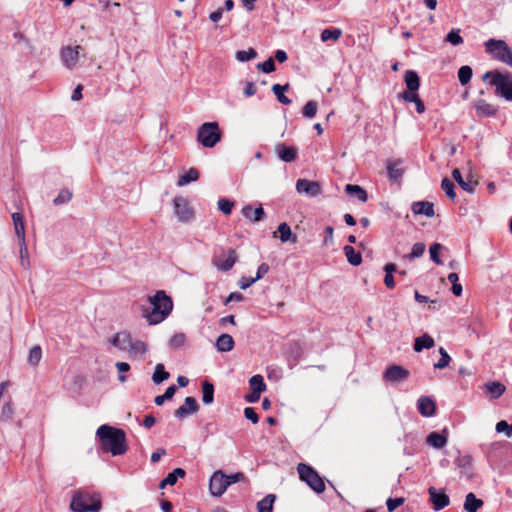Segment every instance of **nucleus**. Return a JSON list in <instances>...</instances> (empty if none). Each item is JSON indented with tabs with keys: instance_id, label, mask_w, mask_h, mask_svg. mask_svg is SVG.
<instances>
[{
	"instance_id": "obj_46",
	"label": "nucleus",
	"mask_w": 512,
	"mask_h": 512,
	"mask_svg": "<svg viewBox=\"0 0 512 512\" xmlns=\"http://www.w3.org/2000/svg\"><path fill=\"white\" fill-rule=\"evenodd\" d=\"M257 57V52L253 48H249L248 50H239L235 54V58L239 62H247L253 60Z\"/></svg>"
},
{
	"instance_id": "obj_26",
	"label": "nucleus",
	"mask_w": 512,
	"mask_h": 512,
	"mask_svg": "<svg viewBox=\"0 0 512 512\" xmlns=\"http://www.w3.org/2000/svg\"><path fill=\"white\" fill-rule=\"evenodd\" d=\"M235 342L231 335L221 334L215 343L216 349L219 352H229L234 348Z\"/></svg>"
},
{
	"instance_id": "obj_17",
	"label": "nucleus",
	"mask_w": 512,
	"mask_h": 512,
	"mask_svg": "<svg viewBox=\"0 0 512 512\" xmlns=\"http://www.w3.org/2000/svg\"><path fill=\"white\" fill-rule=\"evenodd\" d=\"M275 152L282 161L287 163H291L297 158V149L287 146L284 143L277 144L275 147Z\"/></svg>"
},
{
	"instance_id": "obj_60",
	"label": "nucleus",
	"mask_w": 512,
	"mask_h": 512,
	"mask_svg": "<svg viewBox=\"0 0 512 512\" xmlns=\"http://www.w3.org/2000/svg\"><path fill=\"white\" fill-rule=\"evenodd\" d=\"M496 431L498 433H505L507 437L512 436V423L508 424L507 421L501 420L496 424Z\"/></svg>"
},
{
	"instance_id": "obj_13",
	"label": "nucleus",
	"mask_w": 512,
	"mask_h": 512,
	"mask_svg": "<svg viewBox=\"0 0 512 512\" xmlns=\"http://www.w3.org/2000/svg\"><path fill=\"white\" fill-rule=\"evenodd\" d=\"M81 49L80 45L75 47L67 46L61 49V60L66 68L73 69L76 66Z\"/></svg>"
},
{
	"instance_id": "obj_34",
	"label": "nucleus",
	"mask_w": 512,
	"mask_h": 512,
	"mask_svg": "<svg viewBox=\"0 0 512 512\" xmlns=\"http://www.w3.org/2000/svg\"><path fill=\"white\" fill-rule=\"evenodd\" d=\"M278 232L280 234V240L282 242H297L296 234L292 233L290 226L286 222H283L278 226Z\"/></svg>"
},
{
	"instance_id": "obj_12",
	"label": "nucleus",
	"mask_w": 512,
	"mask_h": 512,
	"mask_svg": "<svg viewBox=\"0 0 512 512\" xmlns=\"http://www.w3.org/2000/svg\"><path fill=\"white\" fill-rule=\"evenodd\" d=\"M296 190L298 193L305 194L308 197H316L322 193L319 182L307 179H298L296 182Z\"/></svg>"
},
{
	"instance_id": "obj_5",
	"label": "nucleus",
	"mask_w": 512,
	"mask_h": 512,
	"mask_svg": "<svg viewBox=\"0 0 512 512\" xmlns=\"http://www.w3.org/2000/svg\"><path fill=\"white\" fill-rule=\"evenodd\" d=\"M221 132L217 122H205L197 131V141L205 148H213L221 140Z\"/></svg>"
},
{
	"instance_id": "obj_39",
	"label": "nucleus",
	"mask_w": 512,
	"mask_h": 512,
	"mask_svg": "<svg viewBox=\"0 0 512 512\" xmlns=\"http://www.w3.org/2000/svg\"><path fill=\"white\" fill-rule=\"evenodd\" d=\"M170 377L169 372L165 370V367L163 364L158 363L155 366L154 373L152 375V381L154 384L158 385L162 383L163 381L167 380Z\"/></svg>"
},
{
	"instance_id": "obj_29",
	"label": "nucleus",
	"mask_w": 512,
	"mask_h": 512,
	"mask_svg": "<svg viewBox=\"0 0 512 512\" xmlns=\"http://www.w3.org/2000/svg\"><path fill=\"white\" fill-rule=\"evenodd\" d=\"M186 472L182 468H175L172 472H170L161 482L159 487L163 489L167 485L176 484L178 478H183Z\"/></svg>"
},
{
	"instance_id": "obj_49",
	"label": "nucleus",
	"mask_w": 512,
	"mask_h": 512,
	"mask_svg": "<svg viewBox=\"0 0 512 512\" xmlns=\"http://www.w3.org/2000/svg\"><path fill=\"white\" fill-rule=\"evenodd\" d=\"M426 246L422 242H417L413 245L412 250L409 254L405 255V259L413 260L421 257L425 252Z\"/></svg>"
},
{
	"instance_id": "obj_52",
	"label": "nucleus",
	"mask_w": 512,
	"mask_h": 512,
	"mask_svg": "<svg viewBox=\"0 0 512 512\" xmlns=\"http://www.w3.org/2000/svg\"><path fill=\"white\" fill-rule=\"evenodd\" d=\"M439 353H440V359L434 364V368L435 369H444L446 368L450 361H451V357L449 356V354L447 353V351L443 348V347H440L439 348Z\"/></svg>"
},
{
	"instance_id": "obj_6",
	"label": "nucleus",
	"mask_w": 512,
	"mask_h": 512,
	"mask_svg": "<svg viewBox=\"0 0 512 512\" xmlns=\"http://www.w3.org/2000/svg\"><path fill=\"white\" fill-rule=\"evenodd\" d=\"M297 472L300 480L305 482L314 492L321 494L325 491V483L319 473L310 465L299 463Z\"/></svg>"
},
{
	"instance_id": "obj_51",
	"label": "nucleus",
	"mask_w": 512,
	"mask_h": 512,
	"mask_svg": "<svg viewBox=\"0 0 512 512\" xmlns=\"http://www.w3.org/2000/svg\"><path fill=\"white\" fill-rule=\"evenodd\" d=\"M317 109H318L317 102L314 100H310L302 108V114L304 117L311 119V118L315 117V115L317 113Z\"/></svg>"
},
{
	"instance_id": "obj_8",
	"label": "nucleus",
	"mask_w": 512,
	"mask_h": 512,
	"mask_svg": "<svg viewBox=\"0 0 512 512\" xmlns=\"http://www.w3.org/2000/svg\"><path fill=\"white\" fill-rule=\"evenodd\" d=\"M173 210L180 222L187 223L194 218V211L184 197L178 196L173 199Z\"/></svg>"
},
{
	"instance_id": "obj_62",
	"label": "nucleus",
	"mask_w": 512,
	"mask_h": 512,
	"mask_svg": "<svg viewBox=\"0 0 512 512\" xmlns=\"http://www.w3.org/2000/svg\"><path fill=\"white\" fill-rule=\"evenodd\" d=\"M404 503L403 497L398 498H388L386 501L387 510L389 512L394 511L397 507L401 506Z\"/></svg>"
},
{
	"instance_id": "obj_54",
	"label": "nucleus",
	"mask_w": 512,
	"mask_h": 512,
	"mask_svg": "<svg viewBox=\"0 0 512 512\" xmlns=\"http://www.w3.org/2000/svg\"><path fill=\"white\" fill-rule=\"evenodd\" d=\"M445 40L450 44L457 46L463 43V38L460 35L459 29H452L447 35Z\"/></svg>"
},
{
	"instance_id": "obj_31",
	"label": "nucleus",
	"mask_w": 512,
	"mask_h": 512,
	"mask_svg": "<svg viewBox=\"0 0 512 512\" xmlns=\"http://www.w3.org/2000/svg\"><path fill=\"white\" fill-rule=\"evenodd\" d=\"M402 164V160L388 161L387 162V171L388 176L392 180H399L403 176V169L400 168Z\"/></svg>"
},
{
	"instance_id": "obj_27",
	"label": "nucleus",
	"mask_w": 512,
	"mask_h": 512,
	"mask_svg": "<svg viewBox=\"0 0 512 512\" xmlns=\"http://www.w3.org/2000/svg\"><path fill=\"white\" fill-rule=\"evenodd\" d=\"M404 80L408 89L406 92H417L420 87V79L415 71L407 70L404 75Z\"/></svg>"
},
{
	"instance_id": "obj_40",
	"label": "nucleus",
	"mask_w": 512,
	"mask_h": 512,
	"mask_svg": "<svg viewBox=\"0 0 512 512\" xmlns=\"http://www.w3.org/2000/svg\"><path fill=\"white\" fill-rule=\"evenodd\" d=\"M343 250H344V253L346 255L348 262L351 265L358 266L361 264V262H362L361 254L356 252L352 246L346 245V246H344Z\"/></svg>"
},
{
	"instance_id": "obj_16",
	"label": "nucleus",
	"mask_w": 512,
	"mask_h": 512,
	"mask_svg": "<svg viewBox=\"0 0 512 512\" xmlns=\"http://www.w3.org/2000/svg\"><path fill=\"white\" fill-rule=\"evenodd\" d=\"M417 408L422 416L431 417L435 414L436 404L432 398L421 396L417 401Z\"/></svg>"
},
{
	"instance_id": "obj_4",
	"label": "nucleus",
	"mask_w": 512,
	"mask_h": 512,
	"mask_svg": "<svg viewBox=\"0 0 512 512\" xmlns=\"http://www.w3.org/2000/svg\"><path fill=\"white\" fill-rule=\"evenodd\" d=\"M490 80V85L495 86L496 94L503 97L506 101H512V73H502L498 70L487 71L482 79Z\"/></svg>"
},
{
	"instance_id": "obj_21",
	"label": "nucleus",
	"mask_w": 512,
	"mask_h": 512,
	"mask_svg": "<svg viewBox=\"0 0 512 512\" xmlns=\"http://www.w3.org/2000/svg\"><path fill=\"white\" fill-rule=\"evenodd\" d=\"M412 211L417 215L433 217L435 214L434 205L428 201H417L412 204Z\"/></svg>"
},
{
	"instance_id": "obj_19",
	"label": "nucleus",
	"mask_w": 512,
	"mask_h": 512,
	"mask_svg": "<svg viewBox=\"0 0 512 512\" xmlns=\"http://www.w3.org/2000/svg\"><path fill=\"white\" fill-rule=\"evenodd\" d=\"M132 336L128 331L117 332L111 339L110 343L121 351H127Z\"/></svg>"
},
{
	"instance_id": "obj_28",
	"label": "nucleus",
	"mask_w": 512,
	"mask_h": 512,
	"mask_svg": "<svg viewBox=\"0 0 512 512\" xmlns=\"http://www.w3.org/2000/svg\"><path fill=\"white\" fill-rule=\"evenodd\" d=\"M483 501L478 499L474 493L470 492L465 497L464 509L467 512H477L483 506Z\"/></svg>"
},
{
	"instance_id": "obj_47",
	"label": "nucleus",
	"mask_w": 512,
	"mask_h": 512,
	"mask_svg": "<svg viewBox=\"0 0 512 512\" xmlns=\"http://www.w3.org/2000/svg\"><path fill=\"white\" fill-rule=\"evenodd\" d=\"M72 196L73 194L69 189H61L56 198H54L53 203L56 206L63 205L65 203H68L72 199Z\"/></svg>"
},
{
	"instance_id": "obj_20",
	"label": "nucleus",
	"mask_w": 512,
	"mask_h": 512,
	"mask_svg": "<svg viewBox=\"0 0 512 512\" xmlns=\"http://www.w3.org/2000/svg\"><path fill=\"white\" fill-rule=\"evenodd\" d=\"M302 356V348L299 343H290L286 351V358L289 366L294 367Z\"/></svg>"
},
{
	"instance_id": "obj_2",
	"label": "nucleus",
	"mask_w": 512,
	"mask_h": 512,
	"mask_svg": "<svg viewBox=\"0 0 512 512\" xmlns=\"http://www.w3.org/2000/svg\"><path fill=\"white\" fill-rule=\"evenodd\" d=\"M96 436L99 439L101 449L104 452H110L113 456L122 455L128 450L126 434L120 428L104 424L97 429Z\"/></svg>"
},
{
	"instance_id": "obj_24",
	"label": "nucleus",
	"mask_w": 512,
	"mask_h": 512,
	"mask_svg": "<svg viewBox=\"0 0 512 512\" xmlns=\"http://www.w3.org/2000/svg\"><path fill=\"white\" fill-rule=\"evenodd\" d=\"M452 177L463 190H465L468 193L474 192L477 186V182L471 179L464 180L459 169L456 168L452 171Z\"/></svg>"
},
{
	"instance_id": "obj_11",
	"label": "nucleus",
	"mask_w": 512,
	"mask_h": 512,
	"mask_svg": "<svg viewBox=\"0 0 512 512\" xmlns=\"http://www.w3.org/2000/svg\"><path fill=\"white\" fill-rule=\"evenodd\" d=\"M429 500L433 505L435 511H440L450 503L449 496L441 489L433 486L428 488Z\"/></svg>"
},
{
	"instance_id": "obj_14",
	"label": "nucleus",
	"mask_w": 512,
	"mask_h": 512,
	"mask_svg": "<svg viewBox=\"0 0 512 512\" xmlns=\"http://www.w3.org/2000/svg\"><path fill=\"white\" fill-rule=\"evenodd\" d=\"M237 261V255L235 250L229 249L227 252V255L224 257H214L213 258V264L217 267L220 271H229L232 269V267L235 265Z\"/></svg>"
},
{
	"instance_id": "obj_36",
	"label": "nucleus",
	"mask_w": 512,
	"mask_h": 512,
	"mask_svg": "<svg viewBox=\"0 0 512 512\" xmlns=\"http://www.w3.org/2000/svg\"><path fill=\"white\" fill-rule=\"evenodd\" d=\"M214 401V386L211 382L205 380L202 382V402L205 405L212 404Z\"/></svg>"
},
{
	"instance_id": "obj_32",
	"label": "nucleus",
	"mask_w": 512,
	"mask_h": 512,
	"mask_svg": "<svg viewBox=\"0 0 512 512\" xmlns=\"http://www.w3.org/2000/svg\"><path fill=\"white\" fill-rule=\"evenodd\" d=\"M434 345H435L434 339L431 336L424 334L415 339L414 350L416 352H421L423 349H430V348L434 347Z\"/></svg>"
},
{
	"instance_id": "obj_30",
	"label": "nucleus",
	"mask_w": 512,
	"mask_h": 512,
	"mask_svg": "<svg viewBox=\"0 0 512 512\" xmlns=\"http://www.w3.org/2000/svg\"><path fill=\"white\" fill-rule=\"evenodd\" d=\"M401 98L406 101V102H412V103H415V106H416V111L419 113V114H422L424 113L425 111V105L423 103V101L420 99L419 95L417 94V92H403L401 94Z\"/></svg>"
},
{
	"instance_id": "obj_55",
	"label": "nucleus",
	"mask_w": 512,
	"mask_h": 512,
	"mask_svg": "<svg viewBox=\"0 0 512 512\" xmlns=\"http://www.w3.org/2000/svg\"><path fill=\"white\" fill-rule=\"evenodd\" d=\"M186 342V336L184 333H176L173 335L169 341V346L173 349H178L184 346Z\"/></svg>"
},
{
	"instance_id": "obj_3",
	"label": "nucleus",
	"mask_w": 512,
	"mask_h": 512,
	"mask_svg": "<svg viewBox=\"0 0 512 512\" xmlns=\"http://www.w3.org/2000/svg\"><path fill=\"white\" fill-rule=\"evenodd\" d=\"M101 507L100 494L88 489L77 490L70 503L73 512H99Z\"/></svg>"
},
{
	"instance_id": "obj_48",
	"label": "nucleus",
	"mask_w": 512,
	"mask_h": 512,
	"mask_svg": "<svg viewBox=\"0 0 512 512\" xmlns=\"http://www.w3.org/2000/svg\"><path fill=\"white\" fill-rule=\"evenodd\" d=\"M175 392H176V386L175 385H171L169 386L165 393L162 394V395H158L155 397L154 399V402L157 406H161L163 405V403L166 401V400H171L173 398V396L175 395Z\"/></svg>"
},
{
	"instance_id": "obj_7",
	"label": "nucleus",
	"mask_w": 512,
	"mask_h": 512,
	"mask_svg": "<svg viewBox=\"0 0 512 512\" xmlns=\"http://www.w3.org/2000/svg\"><path fill=\"white\" fill-rule=\"evenodd\" d=\"M486 52L496 60L512 67V50L504 40L489 39L485 42Z\"/></svg>"
},
{
	"instance_id": "obj_59",
	"label": "nucleus",
	"mask_w": 512,
	"mask_h": 512,
	"mask_svg": "<svg viewBox=\"0 0 512 512\" xmlns=\"http://www.w3.org/2000/svg\"><path fill=\"white\" fill-rule=\"evenodd\" d=\"M233 206H234V202H232L226 198H221L218 200V208L225 215H229L232 212Z\"/></svg>"
},
{
	"instance_id": "obj_23",
	"label": "nucleus",
	"mask_w": 512,
	"mask_h": 512,
	"mask_svg": "<svg viewBox=\"0 0 512 512\" xmlns=\"http://www.w3.org/2000/svg\"><path fill=\"white\" fill-rule=\"evenodd\" d=\"M474 107L476 109L477 115L480 116H495L498 111L494 105L486 102L483 99H478L475 101Z\"/></svg>"
},
{
	"instance_id": "obj_57",
	"label": "nucleus",
	"mask_w": 512,
	"mask_h": 512,
	"mask_svg": "<svg viewBox=\"0 0 512 512\" xmlns=\"http://www.w3.org/2000/svg\"><path fill=\"white\" fill-rule=\"evenodd\" d=\"M442 248L443 246L440 243H434L430 246L429 250L431 260L438 265L442 264V261L439 257V252L442 250Z\"/></svg>"
},
{
	"instance_id": "obj_41",
	"label": "nucleus",
	"mask_w": 512,
	"mask_h": 512,
	"mask_svg": "<svg viewBox=\"0 0 512 512\" xmlns=\"http://www.w3.org/2000/svg\"><path fill=\"white\" fill-rule=\"evenodd\" d=\"M275 500L276 496L274 494H268L265 496L257 503L258 512H272Z\"/></svg>"
},
{
	"instance_id": "obj_18",
	"label": "nucleus",
	"mask_w": 512,
	"mask_h": 512,
	"mask_svg": "<svg viewBox=\"0 0 512 512\" xmlns=\"http://www.w3.org/2000/svg\"><path fill=\"white\" fill-rule=\"evenodd\" d=\"M12 220L14 224L15 233L20 242H22V251H26L24 217L21 213L15 212L12 214Z\"/></svg>"
},
{
	"instance_id": "obj_63",
	"label": "nucleus",
	"mask_w": 512,
	"mask_h": 512,
	"mask_svg": "<svg viewBox=\"0 0 512 512\" xmlns=\"http://www.w3.org/2000/svg\"><path fill=\"white\" fill-rule=\"evenodd\" d=\"M244 415L248 420H250L254 424L258 423V421H259L258 414L256 413L255 409L252 407H246L244 409Z\"/></svg>"
},
{
	"instance_id": "obj_9",
	"label": "nucleus",
	"mask_w": 512,
	"mask_h": 512,
	"mask_svg": "<svg viewBox=\"0 0 512 512\" xmlns=\"http://www.w3.org/2000/svg\"><path fill=\"white\" fill-rule=\"evenodd\" d=\"M410 376L409 370L400 365H391L383 373V379L386 382L395 384L405 381Z\"/></svg>"
},
{
	"instance_id": "obj_58",
	"label": "nucleus",
	"mask_w": 512,
	"mask_h": 512,
	"mask_svg": "<svg viewBox=\"0 0 512 512\" xmlns=\"http://www.w3.org/2000/svg\"><path fill=\"white\" fill-rule=\"evenodd\" d=\"M257 69L263 73H271L275 70V62L273 58H268L266 61L258 63Z\"/></svg>"
},
{
	"instance_id": "obj_35",
	"label": "nucleus",
	"mask_w": 512,
	"mask_h": 512,
	"mask_svg": "<svg viewBox=\"0 0 512 512\" xmlns=\"http://www.w3.org/2000/svg\"><path fill=\"white\" fill-rule=\"evenodd\" d=\"M289 89V84L280 85V84H274L272 86V91L275 94L277 100L284 105L291 104V99H289L287 96H285V92Z\"/></svg>"
},
{
	"instance_id": "obj_25",
	"label": "nucleus",
	"mask_w": 512,
	"mask_h": 512,
	"mask_svg": "<svg viewBox=\"0 0 512 512\" xmlns=\"http://www.w3.org/2000/svg\"><path fill=\"white\" fill-rule=\"evenodd\" d=\"M127 351H128L129 358H136L139 355L145 354L148 351V346L142 340H132L131 339Z\"/></svg>"
},
{
	"instance_id": "obj_45",
	"label": "nucleus",
	"mask_w": 512,
	"mask_h": 512,
	"mask_svg": "<svg viewBox=\"0 0 512 512\" xmlns=\"http://www.w3.org/2000/svg\"><path fill=\"white\" fill-rule=\"evenodd\" d=\"M342 35V31L338 28H334V29H324L322 32H321V40L323 42H327L329 40H333V41H337Z\"/></svg>"
},
{
	"instance_id": "obj_44",
	"label": "nucleus",
	"mask_w": 512,
	"mask_h": 512,
	"mask_svg": "<svg viewBox=\"0 0 512 512\" xmlns=\"http://www.w3.org/2000/svg\"><path fill=\"white\" fill-rule=\"evenodd\" d=\"M473 71L472 68L468 65L461 66L458 70V79L461 85H467L472 78Z\"/></svg>"
},
{
	"instance_id": "obj_42",
	"label": "nucleus",
	"mask_w": 512,
	"mask_h": 512,
	"mask_svg": "<svg viewBox=\"0 0 512 512\" xmlns=\"http://www.w3.org/2000/svg\"><path fill=\"white\" fill-rule=\"evenodd\" d=\"M199 179V171L195 168H190L185 174L179 177L177 181L178 186H184L190 182L197 181Z\"/></svg>"
},
{
	"instance_id": "obj_61",
	"label": "nucleus",
	"mask_w": 512,
	"mask_h": 512,
	"mask_svg": "<svg viewBox=\"0 0 512 512\" xmlns=\"http://www.w3.org/2000/svg\"><path fill=\"white\" fill-rule=\"evenodd\" d=\"M118 372H119V376H118V379L120 382H125L127 377L124 375L125 372H128L130 370V365L126 362H117L115 364Z\"/></svg>"
},
{
	"instance_id": "obj_15",
	"label": "nucleus",
	"mask_w": 512,
	"mask_h": 512,
	"mask_svg": "<svg viewBox=\"0 0 512 512\" xmlns=\"http://www.w3.org/2000/svg\"><path fill=\"white\" fill-rule=\"evenodd\" d=\"M199 410V405L194 397H186L184 404L177 408L174 412L176 418L182 419L190 414H194Z\"/></svg>"
},
{
	"instance_id": "obj_37",
	"label": "nucleus",
	"mask_w": 512,
	"mask_h": 512,
	"mask_svg": "<svg viewBox=\"0 0 512 512\" xmlns=\"http://www.w3.org/2000/svg\"><path fill=\"white\" fill-rule=\"evenodd\" d=\"M427 443L436 449L443 448L447 443V437L443 434L432 432L427 436Z\"/></svg>"
},
{
	"instance_id": "obj_64",
	"label": "nucleus",
	"mask_w": 512,
	"mask_h": 512,
	"mask_svg": "<svg viewBox=\"0 0 512 512\" xmlns=\"http://www.w3.org/2000/svg\"><path fill=\"white\" fill-rule=\"evenodd\" d=\"M269 265L267 263H262L259 265L257 269L256 276L254 277L257 281L264 277L269 272Z\"/></svg>"
},
{
	"instance_id": "obj_38",
	"label": "nucleus",
	"mask_w": 512,
	"mask_h": 512,
	"mask_svg": "<svg viewBox=\"0 0 512 512\" xmlns=\"http://www.w3.org/2000/svg\"><path fill=\"white\" fill-rule=\"evenodd\" d=\"M345 191L350 196H356L363 203L368 199L367 192L358 185L347 184Z\"/></svg>"
},
{
	"instance_id": "obj_50",
	"label": "nucleus",
	"mask_w": 512,
	"mask_h": 512,
	"mask_svg": "<svg viewBox=\"0 0 512 512\" xmlns=\"http://www.w3.org/2000/svg\"><path fill=\"white\" fill-rule=\"evenodd\" d=\"M42 358V349L36 345L30 349L28 356V363L32 366H37Z\"/></svg>"
},
{
	"instance_id": "obj_53",
	"label": "nucleus",
	"mask_w": 512,
	"mask_h": 512,
	"mask_svg": "<svg viewBox=\"0 0 512 512\" xmlns=\"http://www.w3.org/2000/svg\"><path fill=\"white\" fill-rule=\"evenodd\" d=\"M441 188L449 199H455L456 194L454 191V184L451 180H449L448 178H444L441 182Z\"/></svg>"
},
{
	"instance_id": "obj_43",
	"label": "nucleus",
	"mask_w": 512,
	"mask_h": 512,
	"mask_svg": "<svg viewBox=\"0 0 512 512\" xmlns=\"http://www.w3.org/2000/svg\"><path fill=\"white\" fill-rule=\"evenodd\" d=\"M250 389L256 393H262L266 390V384L261 375H254L249 380Z\"/></svg>"
},
{
	"instance_id": "obj_1",
	"label": "nucleus",
	"mask_w": 512,
	"mask_h": 512,
	"mask_svg": "<svg viewBox=\"0 0 512 512\" xmlns=\"http://www.w3.org/2000/svg\"><path fill=\"white\" fill-rule=\"evenodd\" d=\"M147 302L149 306L142 307V316L150 325L163 322L172 312V299L163 290H158L154 295L148 296Z\"/></svg>"
},
{
	"instance_id": "obj_10",
	"label": "nucleus",
	"mask_w": 512,
	"mask_h": 512,
	"mask_svg": "<svg viewBox=\"0 0 512 512\" xmlns=\"http://www.w3.org/2000/svg\"><path fill=\"white\" fill-rule=\"evenodd\" d=\"M229 487V482L226 480V474L222 471H216L210 478L209 489L213 496L219 497L225 493Z\"/></svg>"
},
{
	"instance_id": "obj_33",
	"label": "nucleus",
	"mask_w": 512,
	"mask_h": 512,
	"mask_svg": "<svg viewBox=\"0 0 512 512\" xmlns=\"http://www.w3.org/2000/svg\"><path fill=\"white\" fill-rule=\"evenodd\" d=\"M485 388L487 393L491 395L492 399H498L506 390L505 386L498 381L486 383Z\"/></svg>"
},
{
	"instance_id": "obj_56",
	"label": "nucleus",
	"mask_w": 512,
	"mask_h": 512,
	"mask_svg": "<svg viewBox=\"0 0 512 512\" xmlns=\"http://www.w3.org/2000/svg\"><path fill=\"white\" fill-rule=\"evenodd\" d=\"M13 414H14V411H13L11 399H9L2 407L1 414H0V420L8 421L12 418Z\"/></svg>"
},
{
	"instance_id": "obj_22",
	"label": "nucleus",
	"mask_w": 512,
	"mask_h": 512,
	"mask_svg": "<svg viewBox=\"0 0 512 512\" xmlns=\"http://www.w3.org/2000/svg\"><path fill=\"white\" fill-rule=\"evenodd\" d=\"M242 214L245 218L252 222H258L265 218L266 213L264 209L259 206L253 209L251 206L247 205L242 208Z\"/></svg>"
}]
</instances>
